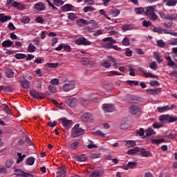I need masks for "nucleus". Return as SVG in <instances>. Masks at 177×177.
I'll return each mask as SVG.
<instances>
[{
  "label": "nucleus",
  "instance_id": "nucleus-13",
  "mask_svg": "<svg viewBox=\"0 0 177 177\" xmlns=\"http://www.w3.org/2000/svg\"><path fill=\"white\" fill-rule=\"evenodd\" d=\"M66 174H67V170H66V168L64 167L59 168L57 172V177H66Z\"/></svg>",
  "mask_w": 177,
  "mask_h": 177
},
{
  "label": "nucleus",
  "instance_id": "nucleus-8",
  "mask_svg": "<svg viewBox=\"0 0 177 177\" xmlns=\"http://www.w3.org/2000/svg\"><path fill=\"white\" fill-rule=\"evenodd\" d=\"M75 43L76 44V45H84L86 46L92 45V42L88 41V39H86V38L85 37H80L77 39Z\"/></svg>",
  "mask_w": 177,
  "mask_h": 177
},
{
  "label": "nucleus",
  "instance_id": "nucleus-43",
  "mask_svg": "<svg viewBox=\"0 0 177 177\" xmlns=\"http://www.w3.org/2000/svg\"><path fill=\"white\" fill-rule=\"evenodd\" d=\"M15 174H14V175H16L17 176H20V177H23V175H24V171L19 169H16L15 170Z\"/></svg>",
  "mask_w": 177,
  "mask_h": 177
},
{
  "label": "nucleus",
  "instance_id": "nucleus-55",
  "mask_svg": "<svg viewBox=\"0 0 177 177\" xmlns=\"http://www.w3.org/2000/svg\"><path fill=\"white\" fill-rule=\"evenodd\" d=\"M149 68L156 71V70H157V63L156 62H152L149 65Z\"/></svg>",
  "mask_w": 177,
  "mask_h": 177
},
{
  "label": "nucleus",
  "instance_id": "nucleus-63",
  "mask_svg": "<svg viewBox=\"0 0 177 177\" xmlns=\"http://www.w3.org/2000/svg\"><path fill=\"white\" fill-rule=\"evenodd\" d=\"M102 154L99 153H91V158H100Z\"/></svg>",
  "mask_w": 177,
  "mask_h": 177
},
{
  "label": "nucleus",
  "instance_id": "nucleus-41",
  "mask_svg": "<svg viewBox=\"0 0 177 177\" xmlns=\"http://www.w3.org/2000/svg\"><path fill=\"white\" fill-rule=\"evenodd\" d=\"M88 158L84 157V155H81V156H77V161L79 162H85V161H87Z\"/></svg>",
  "mask_w": 177,
  "mask_h": 177
},
{
  "label": "nucleus",
  "instance_id": "nucleus-5",
  "mask_svg": "<svg viewBox=\"0 0 177 177\" xmlns=\"http://www.w3.org/2000/svg\"><path fill=\"white\" fill-rule=\"evenodd\" d=\"M77 85V82L74 80H71L68 82L67 83L64 84L62 89L64 92H70V91L74 89L75 88V86Z\"/></svg>",
  "mask_w": 177,
  "mask_h": 177
},
{
  "label": "nucleus",
  "instance_id": "nucleus-1",
  "mask_svg": "<svg viewBox=\"0 0 177 177\" xmlns=\"http://www.w3.org/2000/svg\"><path fill=\"white\" fill-rule=\"evenodd\" d=\"M85 133V130L80 127V124H76L71 130V137L72 138H78L81 135Z\"/></svg>",
  "mask_w": 177,
  "mask_h": 177
},
{
  "label": "nucleus",
  "instance_id": "nucleus-3",
  "mask_svg": "<svg viewBox=\"0 0 177 177\" xmlns=\"http://www.w3.org/2000/svg\"><path fill=\"white\" fill-rule=\"evenodd\" d=\"M126 102L128 103H134V104H138V103H142L143 102V99L142 97H139L136 95H127L125 97Z\"/></svg>",
  "mask_w": 177,
  "mask_h": 177
},
{
  "label": "nucleus",
  "instance_id": "nucleus-46",
  "mask_svg": "<svg viewBox=\"0 0 177 177\" xmlns=\"http://www.w3.org/2000/svg\"><path fill=\"white\" fill-rule=\"evenodd\" d=\"M177 1L176 0H169L166 5L167 6H176Z\"/></svg>",
  "mask_w": 177,
  "mask_h": 177
},
{
  "label": "nucleus",
  "instance_id": "nucleus-22",
  "mask_svg": "<svg viewBox=\"0 0 177 177\" xmlns=\"http://www.w3.org/2000/svg\"><path fill=\"white\" fill-rule=\"evenodd\" d=\"M140 149L138 147H136L133 149H131L128 151L127 153L129 156H133V154H137V153H139Z\"/></svg>",
  "mask_w": 177,
  "mask_h": 177
},
{
  "label": "nucleus",
  "instance_id": "nucleus-59",
  "mask_svg": "<svg viewBox=\"0 0 177 177\" xmlns=\"http://www.w3.org/2000/svg\"><path fill=\"white\" fill-rule=\"evenodd\" d=\"M157 45L159 48H165V43L162 40H158Z\"/></svg>",
  "mask_w": 177,
  "mask_h": 177
},
{
  "label": "nucleus",
  "instance_id": "nucleus-64",
  "mask_svg": "<svg viewBox=\"0 0 177 177\" xmlns=\"http://www.w3.org/2000/svg\"><path fill=\"white\" fill-rule=\"evenodd\" d=\"M153 32H158V34H162V28H154L153 29Z\"/></svg>",
  "mask_w": 177,
  "mask_h": 177
},
{
  "label": "nucleus",
  "instance_id": "nucleus-32",
  "mask_svg": "<svg viewBox=\"0 0 177 177\" xmlns=\"http://www.w3.org/2000/svg\"><path fill=\"white\" fill-rule=\"evenodd\" d=\"M14 57H15V59H17L18 60H20V59H26L27 57V55L23 53H17L14 55Z\"/></svg>",
  "mask_w": 177,
  "mask_h": 177
},
{
  "label": "nucleus",
  "instance_id": "nucleus-26",
  "mask_svg": "<svg viewBox=\"0 0 177 177\" xmlns=\"http://www.w3.org/2000/svg\"><path fill=\"white\" fill-rule=\"evenodd\" d=\"M12 45H13V41H10V40L4 41L2 43V46L3 48H10V46H12Z\"/></svg>",
  "mask_w": 177,
  "mask_h": 177
},
{
  "label": "nucleus",
  "instance_id": "nucleus-24",
  "mask_svg": "<svg viewBox=\"0 0 177 177\" xmlns=\"http://www.w3.org/2000/svg\"><path fill=\"white\" fill-rule=\"evenodd\" d=\"M104 174V171H94L89 176V177H101Z\"/></svg>",
  "mask_w": 177,
  "mask_h": 177
},
{
  "label": "nucleus",
  "instance_id": "nucleus-28",
  "mask_svg": "<svg viewBox=\"0 0 177 177\" xmlns=\"http://www.w3.org/2000/svg\"><path fill=\"white\" fill-rule=\"evenodd\" d=\"M88 99L91 102H93L94 103H96L99 97H97V94H91L88 97Z\"/></svg>",
  "mask_w": 177,
  "mask_h": 177
},
{
  "label": "nucleus",
  "instance_id": "nucleus-49",
  "mask_svg": "<svg viewBox=\"0 0 177 177\" xmlns=\"http://www.w3.org/2000/svg\"><path fill=\"white\" fill-rule=\"evenodd\" d=\"M128 68L129 71V75H131V77H135V68H133L131 65L128 66Z\"/></svg>",
  "mask_w": 177,
  "mask_h": 177
},
{
  "label": "nucleus",
  "instance_id": "nucleus-42",
  "mask_svg": "<svg viewBox=\"0 0 177 177\" xmlns=\"http://www.w3.org/2000/svg\"><path fill=\"white\" fill-rule=\"evenodd\" d=\"M134 12H135V13H136V15H142V13H143L145 12V8H143L142 7H138V8L134 9Z\"/></svg>",
  "mask_w": 177,
  "mask_h": 177
},
{
  "label": "nucleus",
  "instance_id": "nucleus-35",
  "mask_svg": "<svg viewBox=\"0 0 177 177\" xmlns=\"http://www.w3.org/2000/svg\"><path fill=\"white\" fill-rule=\"evenodd\" d=\"M53 3L55 6H62V5H64V1L63 0H53Z\"/></svg>",
  "mask_w": 177,
  "mask_h": 177
},
{
  "label": "nucleus",
  "instance_id": "nucleus-44",
  "mask_svg": "<svg viewBox=\"0 0 177 177\" xmlns=\"http://www.w3.org/2000/svg\"><path fill=\"white\" fill-rule=\"evenodd\" d=\"M126 146L129 149L131 148V147H133V146H136V142L132 141V140H129L127 142H126Z\"/></svg>",
  "mask_w": 177,
  "mask_h": 177
},
{
  "label": "nucleus",
  "instance_id": "nucleus-30",
  "mask_svg": "<svg viewBox=\"0 0 177 177\" xmlns=\"http://www.w3.org/2000/svg\"><path fill=\"white\" fill-rule=\"evenodd\" d=\"M162 142H165L164 139H152L151 140V143L153 145H160L162 143Z\"/></svg>",
  "mask_w": 177,
  "mask_h": 177
},
{
  "label": "nucleus",
  "instance_id": "nucleus-57",
  "mask_svg": "<svg viewBox=\"0 0 177 177\" xmlns=\"http://www.w3.org/2000/svg\"><path fill=\"white\" fill-rule=\"evenodd\" d=\"M15 162L13 161V160L12 159H9L6 161V165L7 167V168H10V167H12L13 165V163Z\"/></svg>",
  "mask_w": 177,
  "mask_h": 177
},
{
  "label": "nucleus",
  "instance_id": "nucleus-2",
  "mask_svg": "<svg viewBox=\"0 0 177 177\" xmlns=\"http://www.w3.org/2000/svg\"><path fill=\"white\" fill-rule=\"evenodd\" d=\"M159 121H160V122H165V121H167V122L171 124L172 122H177V117L172 116L169 114L161 115L159 117Z\"/></svg>",
  "mask_w": 177,
  "mask_h": 177
},
{
  "label": "nucleus",
  "instance_id": "nucleus-52",
  "mask_svg": "<svg viewBox=\"0 0 177 177\" xmlns=\"http://www.w3.org/2000/svg\"><path fill=\"white\" fill-rule=\"evenodd\" d=\"M138 165V163L136 162H129L127 164V167L132 169V168H136V166Z\"/></svg>",
  "mask_w": 177,
  "mask_h": 177
},
{
  "label": "nucleus",
  "instance_id": "nucleus-4",
  "mask_svg": "<svg viewBox=\"0 0 177 177\" xmlns=\"http://www.w3.org/2000/svg\"><path fill=\"white\" fill-rule=\"evenodd\" d=\"M103 41L106 42L103 44L104 49H112L113 45L117 44V41L112 37H106L103 39Z\"/></svg>",
  "mask_w": 177,
  "mask_h": 177
},
{
  "label": "nucleus",
  "instance_id": "nucleus-17",
  "mask_svg": "<svg viewBox=\"0 0 177 177\" xmlns=\"http://www.w3.org/2000/svg\"><path fill=\"white\" fill-rule=\"evenodd\" d=\"M130 113L133 115L139 114L140 113V108L136 105H132L130 107Z\"/></svg>",
  "mask_w": 177,
  "mask_h": 177
},
{
  "label": "nucleus",
  "instance_id": "nucleus-34",
  "mask_svg": "<svg viewBox=\"0 0 177 177\" xmlns=\"http://www.w3.org/2000/svg\"><path fill=\"white\" fill-rule=\"evenodd\" d=\"M80 145V142L75 141L71 144V150H77L78 149V146Z\"/></svg>",
  "mask_w": 177,
  "mask_h": 177
},
{
  "label": "nucleus",
  "instance_id": "nucleus-51",
  "mask_svg": "<svg viewBox=\"0 0 177 177\" xmlns=\"http://www.w3.org/2000/svg\"><path fill=\"white\" fill-rule=\"evenodd\" d=\"M101 64L102 66H103V67H105V68H109L111 67V62H110V61L109 60L104 62Z\"/></svg>",
  "mask_w": 177,
  "mask_h": 177
},
{
  "label": "nucleus",
  "instance_id": "nucleus-62",
  "mask_svg": "<svg viewBox=\"0 0 177 177\" xmlns=\"http://www.w3.org/2000/svg\"><path fill=\"white\" fill-rule=\"evenodd\" d=\"M68 19H69V20H75V19H77V16L75 14L71 12L68 14Z\"/></svg>",
  "mask_w": 177,
  "mask_h": 177
},
{
  "label": "nucleus",
  "instance_id": "nucleus-29",
  "mask_svg": "<svg viewBox=\"0 0 177 177\" xmlns=\"http://www.w3.org/2000/svg\"><path fill=\"white\" fill-rule=\"evenodd\" d=\"M36 50H37V47H35V46H34V44L30 43L28 45V52H29V53H32L35 52Z\"/></svg>",
  "mask_w": 177,
  "mask_h": 177
},
{
  "label": "nucleus",
  "instance_id": "nucleus-6",
  "mask_svg": "<svg viewBox=\"0 0 177 177\" xmlns=\"http://www.w3.org/2000/svg\"><path fill=\"white\" fill-rule=\"evenodd\" d=\"M65 103L69 106V107H75L78 104V100L74 97H67L65 100Z\"/></svg>",
  "mask_w": 177,
  "mask_h": 177
},
{
  "label": "nucleus",
  "instance_id": "nucleus-47",
  "mask_svg": "<svg viewBox=\"0 0 177 177\" xmlns=\"http://www.w3.org/2000/svg\"><path fill=\"white\" fill-rule=\"evenodd\" d=\"M127 82L131 86H136L139 85V82L135 81V80H127Z\"/></svg>",
  "mask_w": 177,
  "mask_h": 177
},
{
  "label": "nucleus",
  "instance_id": "nucleus-27",
  "mask_svg": "<svg viewBox=\"0 0 177 177\" xmlns=\"http://www.w3.org/2000/svg\"><path fill=\"white\" fill-rule=\"evenodd\" d=\"M120 13H121V10H117L115 8H112L111 10V15H112L113 17H117Z\"/></svg>",
  "mask_w": 177,
  "mask_h": 177
},
{
  "label": "nucleus",
  "instance_id": "nucleus-60",
  "mask_svg": "<svg viewBox=\"0 0 177 177\" xmlns=\"http://www.w3.org/2000/svg\"><path fill=\"white\" fill-rule=\"evenodd\" d=\"M149 84L151 86H160V82L157 80L151 81Z\"/></svg>",
  "mask_w": 177,
  "mask_h": 177
},
{
  "label": "nucleus",
  "instance_id": "nucleus-54",
  "mask_svg": "<svg viewBox=\"0 0 177 177\" xmlns=\"http://www.w3.org/2000/svg\"><path fill=\"white\" fill-rule=\"evenodd\" d=\"M60 81L57 78L52 79L50 82V84L51 85H59Z\"/></svg>",
  "mask_w": 177,
  "mask_h": 177
},
{
  "label": "nucleus",
  "instance_id": "nucleus-7",
  "mask_svg": "<svg viewBox=\"0 0 177 177\" xmlns=\"http://www.w3.org/2000/svg\"><path fill=\"white\" fill-rule=\"evenodd\" d=\"M30 93L31 96L34 97V99H39L40 100H42V99H45V97H46V94L44 93H39L36 90H31Z\"/></svg>",
  "mask_w": 177,
  "mask_h": 177
},
{
  "label": "nucleus",
  "instance_id": "nucleus-39",
  "mask_svg": "<svg viewBox=\"0 0 177 177\" xmlns=\"http://www.w3.org/2000/svg\"><path fill=\"white\" fill-rule=\"evenodd\" d=\"M122 45L124 46H129V45H131V41H129V38L128 37H124L122 40Z\"/></svg>",
  "mask_w": 177,
  "mask_h": 177
},
{
  "label": "nucleus",
  "instance_id": "nucleus-61",
  "mask_svg": "<svg viewBox=\"0 0 177 177\" xmlns=\"http://www.w3.org/2000/svg\"><path fill=\"white\" fill-rule=\"evenodd\" d=\"M48 89L49 91L51 92V93H56V92L57 91L56 90V86H53V85H50L48 86Z\"/></svg>",
  "mask_w": 177,
  "mask_h": 177
},
{
  "label": "nucleus",
  "instance_id": "nucleus-45",
  "mask_svg": "<svg viewBox=\"0 0 177 177\" xmlns=\"http://www.w3.org/2000/svg\"><path fill=\"white\" fill-rule=\"evenodd\" d=\"M93 10H95V8L89 6H86L84 8L83 12L84 13H88V12H93Z\"/></svg>",
  "mask_w": 177,
  "mask_h": 177
},
{
  "label": "nucleus",
  "instance_id": "nucleus-19",
  "mask_svg": "<svg viewBox=\"0 0 177 177\" xmlns=\"http://www.w3.org/2000/svg\"><path fill=\"white\" fill-rule=\"evenodd\" d=\"M147 10L145 12V15H146V16H149V15H152L153 13H154V10H156V6H151L149 7H147Z\"/></svg>",
  "mask_w": 177,
  "mask_h": 177
},
{
  "label": "nucleus",
  "instance_id": "nucleus-31",
  "mask_svg": "<svg viewBox=\"0 0 177 177\" xmlns=\"http://www.w3.org/2000/svg\"><path fill=\"white\" fill-rule=\"evenodd\" d=\"M80 101L84 107H88V106H89V100L82 97L80 99Z\"/></svg>",
  "mask_w": 177,
  "mask_h": 177
},
{
  "label": "nucleus",
  "instance_id": "nucleus-16",
  "mask_svg": "<svg viewBox=\"0 0 177 177\" xmlns=\"http://www.w3.org/2000/svg\"><path fill=\"white\" fill-rule=\"evenodd\" d=\"M147 93L149 95H160L161 93V88H148L147 89Z\"/></svg>",
  "mask_w": 177,
  "mask_h": 177
},
{
  "label": "nucleus",
  "instance_id": "nucleus-14",
  "mask_svg": "<svg viewBox=\"0 0 177 177\" xmlns=\"http://www.w3.org/2000/svg\"><path fill=\"white\" fill-rule=\"evenodd\" d=\"M35 9L39 11L45 10L46 9V6H45L44 3L39 2L35 5Z\"/></svg>",
  "mask_w": 177,
  "mask_h": 177
},
{
  "label": "nucleus",
  "instance_id": "nucleus-18",
  "mask_svg": "<svg viewBox=\"0 0 177 177\" xmlns=\"http://www.w3.org/2000/svg\"><path fill=\"white\" fill-rule=\"evenodd\" d=\"M12 17L9 15H5L3 13L0 14V21L1 23H5L8 21V20H11Z\"/></svg>",
  "mask_w": 177,
  "mask_h": 177
},
{
  "label": "nucleus",
  "instance_id": "nucleus-50",
  "mask_svg": "<svg viewBox=\"0 0 177 177\" xmlns=\"http://www.w3.org/2000/svg\"><path fill=\"white\" fill-rule=\"evenodd\" d=\"M132 28H133V27L132 26V25H124L122 27V30L123 31H129V30H132Z\"/></svg>",
  "mask_w": 177,
  "mask_h": 177
},
{
  "label": "nucleus",
  "instance_id": "nucleus-9",
  "mask_svg": "<svg viewBox=\"0 0 177 177\" xmlns=\"http://www.w3.org/2000/svg\"><path fill=\"white\" fill-rule=\"evenodd\" d=\"M102 109L104 113H113L114 111V105L111 104H104L102 106Z\"/></svg>",
  "mask_w": 177,
  "mask_h": 177
},
{
  "label": "nucleus",
  "instance_id": "nucleus-58",
  "mask_svg": "<svg viewBox=\"0 0 177 177\" xmlns=\"http://www.w3.org/2000/svg\"><path fill=\"white\" fill-rule=\"evenodd\" d=\"M132 53H133L132 50L129 49V48H126V51H125L126 56H127L128 57H131V56H132Z\"/></svg>",
  "mask_w": 177,
  "mask_h": 177
},
{
  "label": "nucleus",
  "instance_id": "nucleus-36",
  "mask_svg": "<svg viewBox=\"0 0 177 177\" xmlns=\"http://www.w3.org/2000/svg\"><path fill=\"white\" fill-rule=\"evenodd\" d=\"M153 56L155 57V59H156V61L158 62V63H159V64H161V63H162V59H161L160 57V54H158V53H153Z\"/></svg>",
  "mask_w": 177,
  "mask_h": 177
},
{
  "label": "nucleus",
  "instance_id": "nucleus-25",
  "mask_svg": "<svg viewBox=\"0 0 177 177\" xmlns=\"http://www.w3.org/2000/svg\"><path fill=\"white\" fill-rule=\"evenodd\" d=\"M166 60H167V66L169 67H174V66H176V64L174 61H172V58H171V56L165 57Z\"/></svg>",
  "mask_w": 177,
  "mask_h": 177
},
{
  "label": "nucleus",
  "instance_id": "nucleus-33",
  "mask_svg": "<svg viewBox=\"0 0 177 177\" xmlns=\"http://www.w3.org/2000/svg\"><path fill=\"white\" fill-rule=\"evenodd\" d=\"M146 135L147 137L153 136V135H156V131H154V129L151 128H148V129L146 131Z\"/></svg>",
  "mask_w": 177,
  "mask_h": 177
},
{
  "label": "nucleus",
  "instance_id": "nucleus-23",
  "mask_svg": "<svg viewBox=\"0 0 177 177\" xmlns=\"http://www.w3.org/2000/svg\"><path fill=\"white\" fill-rule=\"evenodd\" d=\"M6 75L7 78H13V77H15V71L11 68H8L6 71Z\"/></svg>",
  "mask_w": 177,
  "mask_h": 177
},
{
  "label": "nucleus",
  "instance_id": "nucleus-15",
  "mask_svg": "<svg viewBox=\"0 0 177 177\" xmlns=\"http://www.w3.org/2000/svg\"><path fill=\"white\" fill-rule=\"evenodd\" d=\"M82 120L83 122H88L90 120H92V114L89 113L88 112L85 113L82 115Z\"/></svg>",
  "mask_w": 177,
  "mask_h": 177
},
{
  "label": "nucleus",
  "instance_id": "nucleus-37",
  "mask_svg": "<svg viewBox=\"0 0 177 177\" xmlns=\"http://www.w3.org/2000/svg\"><path fill=\"white\" fill-rule=\"evenodd\" d=\"M34 162H35V158L30 157L26 160V165H34Z\"/></svg>",
  "mask_w": 177,
  "mask_h": 177
},
{
  "label": "nucleus",
  "instance_id": "nucleus-48",
  "mask_svg": "<svg viewBox=\"0 0 177 177\" xmlns=\"http://www.w3.org/2000/svg\"><path fill=\"white\" fill-rule=\"evenodd\" d=\"M148 17L149 20H153V21H156V20L158 19V16H157V15H156V13L154 12L153 14H149V15H148Z\"/></svg>",
  "mask_w": 177,
  "mask_h": 177
},
{
  "label": "nucleus",
  "instance_id": "nucleus-20",
  "mask_svg": "<svg viewBox=\"0 0 177 177\" xmlns=\"http://www.w3.org/2000/svg\"><path fill=\"white\" fill-rule=\"evenodd\" d=\"M3 92H6V93H12L15 91V88L13 87L8 86H1L0 87Z\"/></svg>",
  "mask_w": 177,
  "mask_h": 177
},
{
  "label": "nucleus",
  "instance_id": "nucleus-12",
  "mask_svg": "<svg viewBox=\"0 0 177 177\" xmlns=\"http://www.w3.org/2000/svg\"><path fill=\"white\" fill-rule=\"evenodd\" d=\"M74 6L67 3L61 7L62 12H71V10H74Z\"/></svg>",
  "mask_w": 177,
  "mask_h": 177
},
{
  "label": "nucleus",
  "instance_id": "nucleus-40",
  "mask_svg": "<svg viewBox=\"0 0 177 177\" xmlns=\"http://www.w3.org/2000/svg\"><path fill=\"white\" fill-rule=\"evenodd\" d=\"M60 64H59L58 62L57 63H47L46 64V66L47 67H50V68H56L57 67H58V66H59Z\"/></svg>",
  "mask_w": 177,
  "mask_h": 177
},
{
  "label": "nucleus",
  "instance_id": "nucleus-38",
  "mask_svg": "<svg viewBox=\"0 0 177 177\" xmlns=\"http://www.w3.org/2000/svg\"><path fill=\"white\" fill-rule=\"evenodd\" d=\"M21 86L24 89H28L30 88V84L28 83V80H24L21 82Z\"/></svg>",
  "mask_w": 177,
  "mask_h": 177
},
{
  "label": "nucleus",
  "instance_id": "nucleus-10",
  "mask_svg": "<svg viewBox=\"0 0 177 177\" xmlns=\"http://www.w3.org/2000/svg\"><path fill=\"white\" fill-rule=\"evenodd\" d=\"M176 108V105L173 104V105H167L165 106H159L158 107V111L159 113H164L165 111H168V110H174V109Z\"/></svg>",
  "mask_w": 177,
  "mask_h": 177
},
{
  "label": "nucleus",
  "instance_id": "nucleus-11",
  "mask_svg": "<svg viewBox=\"0 0 177 177\" xmlns=\"http://www.w3.org/2000/svg\"><path fill=\"white\" fill-rule=\"evenodd\" d=\"M60 121H62V125L66 129H69V128H71V125H73V120H68L66 118H61Z\"/></svg>",
  "mask_w": 177,
  "mask_h": 177
},
{
  "label": "nucleus",
  "instance_id": "nucleus-56",
  "mask_svg": "<svg viewBox=\"0 0 177 177\" xmlns=\"http://www.w3.org/2000/svg\"><path fill=\"white\" fill-rule=\"evenodd\" d=\"M163 26L166 28H172V27H174V22H169V23L165 22L163 23Z\"/></svg>",
  "mask_w": 177,
  "mask_h": 177
},
{
  "label": "nucleus",
  "instance_id": "nucleus-21",
  "mask_svg": "<svg viewBox=\"0 0 177 177\" xmlns=\"http://www.w3.org/2000/svg\"><path fill=\"white\" fill-rule=\"evenodd\" d=\"M140 156H141V157H151V153L142 148L140 150Z\"/></svg>",
  "mask_w": 177,
  "mask_h": 177
},
{
  "label": "nucleus",
  "instance_id": "nucleus-53",
  "mask_svg": "<svg viewBox=\"0 0 177 177\" xmlns=\"http://www.w3.org/2000/svg\"><path fill=\"white\" fill-rule=\"evenodd\" d=\"M3 111H5V113H6L8 115L11 113L10 109L8 104H3Z\"/></svg>",
  "mask_w": 177,
  "mask_h": 177
}]
</instances>
